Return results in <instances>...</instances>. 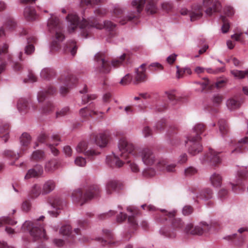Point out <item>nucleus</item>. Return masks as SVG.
Segmentation results:
<instances>
[{"label": "nucleus", "instance_id": "21", "mask_svg": "<svg viewBox=\"0 0 248 248\" xmlns=\"http://www.w3.org/2000/svg\"><path fill=\"white\" fill-rule=\"evenodd\" d=\"M24 16L25 18L29 21L35 20L37 17L34 9L30 6L25 8Z\"/></svg>", "mask_w": 248, "mask_h": 248}, {"label": "nucleus", "instance_id": "24", "mask_svg": "<svg viewBox=\"0 0 248 248\" xmlns=\"http://www.w3.org/2000/svg\"><path fill=\"white\" fill-rule=\"evenodd\" d=\"M231 73L236 79H242L245 78H248V69L245 70H232L231 71Z\"/></svg>", "mask_w": 248, "mask_h": 248}, {"label": "nucleus", "instance_id": "17", "mask_svg": "<svg viewBox=\"0 0 248 248\" xmlns=\"http://www.w3.org/2000/svg\"><path fill=\"white\" fill-rule=\"evenodd\" d=\"M147 78L145 65L143 64L136 71L135 79L138 82L144 81Z\"/></svg>", "mask_w": 248, "mask_h": 248}, {"label": "nucleus", "instance_id": "43", "mask_svg": "<svg viewBox=\"0 0 248 248\" xmlns=\"http://www.w3.org/2000/svg\"><path fill=\"white\" fill-rule=\"evenodd\" d=\"M80 114L81 116H82L83 117H86L88 115L92 116L93 114V115L97 114V113L94 110L90 111L89 109H87L86 108H82L80 109Z\"/></svg>", "mask_w": 248, "mask_h": 248}, {"label": "nucleus", "instance_id": "45", "mask_svg": "<svg viewBox=\"0 0 248 248\" xmlns=\"http://www.w3.org/2000/svg\"><path fill=\"white\" fill-rule=\"evenodd\" d=\"M212 192L210 189H206L202 192L200 195V198L206 200L211 197Z\"/></svg>", "mask_w": 248, "mask_h": 248}, {"label": "nucleus", "instance_id": "23", "mask_svg": "<svg viewBox=\"0 0 248 248\" xmlns=\"http://www.w3.org/2000/svg\"><path fill=\"white\" fill-rule=\"evenodd\" d=\"M95 141L98 146L104 147L108 143V136L106 134H100L96 137Z\"/></svg>", "mask_w": 248, "mask_h": 248}, {"label": "nucleus", "instance_id": "18", "mask_svg": "<svg viewBox=\"0 0 248 248\" xmlns=\"http://www.w3.org/2000/svg\"><path fill=\"white\" fill-rule=\"evenodd\" d=\"M76 151L78 153H83L88 156L96 155L94 151L88 150L87 144L85 141L81 142L77 145Z\"/></svg>", "mask_w": 248, "mask_h": 248}, {"label": "nucleus", "instance_id": "15", "mask_svg": "<svg viewBox=\"0 0 248 248\" xmlns=\"http://www.w3.org/2000/svg\"><path fill=\"white\" fill-rule=\"evenodd\" d=\"M43 169L41 166L37 165L34 168L30 169L26 175L25 179L28 180L32 178L38 177L42 175Z\"/></svg>", "mask_w": 248, "mask_h": 248}, {"label": "nucleus", "instance_id": "34", "mask_svg": "<svg viewBox=\"0 0 248 248\" xmlns=\"http://www.w3.org/2000/svg\"><path fill=\"white\" fill-rule=\"evenodd\" d=\"M42 193L41 187L37 184L34 185L31 189V193L35 197H38Z\"/></svg>", "mask_w": 248, "mask_h": 248}, {"label": "nucleus", "instance_id": "31", "mask_svg": "<svg viewBox=\"0 0 248 248\" xmlns=\"http://www.w3.org/2000/svg\"><path fill=\"white\" fill-rule=\"evenodd\" d=\"M29 106V102L25 99H19L17 104V107L19 111L27 110Z\"/></svg>", "mask_w": 248, "mask_h": 248}, {"label": "nucleus", "instance_id": "16", "mask_svg": "<svg viewBox=\"0 0 248 248\" xmlns=\"http://www.w3.org/2000/svg\"><path fill=\"white\" fill-rule=\"evenodd\" d=\"M202 161H210L213 165H216L221 162V159L218 156V154L215 151L211 150L207 155L205 159H201Z\"/></svg>", "mask_w": 248, "mask_h": 248}, {"label": "nucleus", "instance_id": "4", "mask_svg": "<svg viewBox=\"0 0 248 248\" xmlns=\"http://www.w3.org/2000/svg\"><path fill=\"white\" fill-rule=\"evenodd\" d=\"M47 27L49 31L55 33V36L53 38L50 46L51 48L53 50H57L60 43L64 39L62 25L58 17L51 16L48 20Z\"/></svg>", "mask_w": 248, "mask_h": 248}, {"label": "nucleus", "instance_id": "7", "mask_svg": "<svg viewBox=\"0 0 248 248\" xmlns=\"http://www.w3.org/2000/svg\"><path fill=\"white\" fill-rule=\"evenodd\" d=\"M201 139V137L199 136H196L195 138L194 137V135L186 137L185 143L188 148V153L191 155H195L202 151V147L200 143Z\"/></svg>", "mask_w": 248, "mask_h": 248}, {"label": "nucleus", "instance_id": "55", "mask_svg": "<svg viewBox=\"0 0 248 248\" xmlns=\"http://www.w3.org/2000/svg\"><path fill=\"white\" fill-rule=\"evenodd\" d=\"M222 97L219 94L215 95L213 98V102L215 105H218L222 101Z\"/></svg>", "mask_w": 248, "mask_h": 248}, {"label": "nucleus", "instance_id": "35", "mask_svg": "<svg viewBox=\"0 0 248 248\" xmlns=\"http://www.w3.org/2000/svg\"><path fill=\"white\" fill-rule=\"evenodd\" d=\"M125 55L124 54L121 55L120 58L115 59L111 62V65L114 68H116L122 64V62L125 60Z\"/></svg>", "mask_w": 248, "mask_h": 248}, {"label": "nucleus", "instance_id": "63", "mask_svg": "<svg viewBox=\"0 0 248 248\" xmlns=\"http://www.w3.org/2000/svg\"><path fill=\"white\" fill-rule=\"evenodd\" d=\"M31 204L29 202L25 201L22 204V209L25 211H28L31 208Z\"/></svg>", "mask_w": 248, "mask_h": 248}, {"label": "nucleus", "instance_id": "60", "mask_svg": "<svg viewBox=\"0 0 248 248\" xmlns=\"http://www.w3.org/2000/svg\"><path fill=\"white\" fill-rule=\"evenodd\" d=\"M165 126V123L163 122L160 121V122H157L156 124L155 128L157 131H161L164 129Z\"/></svg>", "mask_w": 248, "mask_h": 248}, {"label": "nucleus", "instance_id": "8", "mask_svg": "<svg viewBox=\"0 0 248 248\" xmlns=\"http://www.w3.org/2000/svg\"><path fill=\"white\" fill-rule=\"evenodd\" d=\"M60 233L63 238V239H55L53 242L55 245L58 247L62 246L66 242L71 243L74 239L73 232H71V228L70 225L62 226L60 231Z\"/></svg>", "mask_w": 248, "mask_h": 248}, {"label": "nucleus", "instance_id": "58", "mask_svg": "<svg viewBox=\"0 0 248 248\" xmlns=\"http://www.w3.org/2000/svg\"><path fill=\"white\" fill-rule=\"evenodd\" d=\"M143 174L145 177H152L155 174V172L154 170L148 169L144 170Z\"/></svg>", "mask_w": 248, "mask_h": 248}, {"label": "nucleus", "instance_id": "48", "mask_svg": "<svg viewBox=\"0 0 248 248\" xmlns=\"http://www.w3.org/2000/svg\"><path fill=\"white\" fill-rule=\"evenodd\" d=\"M94 13L97 17H103L107 13V10L103 8L100 7L94 11Z\"/></svg>", "mask_w": 248, "mask_h": 248}, {"label": "nucleus", "instance_id": "27", "mask_svg": "<svg viewBox=\"0 0 248 248\" xmlns=\"http://www.w3.org/2000/svg\"><path fill=\"white\" fill-rule=\"evenodd\" d=\"M28 45L25 47V53L26 54H31L34 51V47L31 43H34L36 41V38L34 37L31 36L28 38L27 40Z\"/></svg>", "mask_w": 248, "mask_h": 248}, {"label": "nucleus", "instance_id": "56", "mask_svg": "<svg viewBox=\"0 0 248 248\" xmlns=\"http://www.w3.org/2000/svg\"><path fill=\"white\" fill-rule=\"evenodd\" d=\"M193 212V209L191 206L189 205H186L184 207L182 213L184 215H188L192 213Z\"/></svg>", "mask_w": 248, "mask_h": 248}, {"label": "nucleus", "instance_id": "19", "mask_svg": "<svg viewBox=\"0 0 248 248\" xmlns=\"http://www.w3.org/2000/svg\"><path fill=\"white\" fill-rule=\"evenodd\" d=\"M175 164H168L167 163L166 161L164 159L157 161V168L160 170H166L168 172H171L175 170Z\"/></svg>", "mask_w": 248, "mask_h": 248}, {"label": "nucleus", "instance_id": "3", "mask_svg": "<svg viewBox=\"0 0 248 248\" xmlns=\"http://www.w3.org/2000/svg\"><path fill=\"white\" fill-rule=\"evenodd\" d=\"M158 0H133L131 1V6L136 9V11L130 13L128 16L122 18L119 22L122 25L139 16L142 10L145 3H147L146 10L149 14H154L157 12L156 3Z\"/></svg>", "mask_w": 248, "mask_h": 248}, {"label": "nucleus", "instance_id": "53", "mask_svg": "<svg viewBox=\"0 0 248 248\" xmlns=\"http://www.w3.org/2000/svg\"><path fill=\"white\" fill-rule=\"evenodd\" d=\"M131 79V76L129 74H127L121 80L120 83L123 85H126L130 83Z\"/></svg>", "mask_w": 248, "mask_h": 248}, {"label": "nucleus", "instance_id": "62", "mask_svg": "<svg viewBox=\"0 0 248 248\" xmlns=\"http://www.w3.org/2000/svg\"><path fill=\"white\" fill-rule=\"evenodd\" d=\"M228 62H232L235 66H238L239 65L240 62L237 59L234 57H231L230 58L226 60Z\"/></svg>", "mask_w": 248, "mask_h": 248}, {"label": "nucleus", "instance_id": "32", "mask_svg": "<svg viewBox=\"0 0 248 248\" xmlns=\"http://www.w3.org/2000/svg\"><path fill=\"white\" fill-rule=\"evenodd\" d=\"M226 105L230 110H232L238 108L240 104L238 101L233 98H231L227 100Z\"/></svg>", "mask_w": 248, "mask_h": 248}, {"label": "nucleus", "instance_id": "46", "mask_svg": "<svg viewBox=\"0 0 248 248\" xmlns=\"http://www.w3.org/2000/svg\"><path fill=\"white\" fill-rule=\"evenodd\" d=\"M231 38L236 41L242 42L244 40L243 33L237 32L231 36Z\"/></svg>", "mask_w": 248, "mask_h": 248}, {"label": "nucleus", "instance_id": "40", "mask_svg": "<svg viewBox=\"0 0 248 248\" xmlns=\"http://www.w3.org/2000/svg\"><path fill=\"white\" fill-rule=\"evenodd\" d=\"M199 224L201 227L202 234L209 232L211 229V225L205 222H201Z\"/></svg>", "mask_w": 248, "mask_h": 248}, {"label": "nucleus", "instance_id": "30", "mask_svg": "<svg viewBox=\"0 0 248 248\" xmlns=\"http://www.w3.org/2000/svg\"><path fill=\"white\" fill-rule=\"evenodd\" d=\"M52 139L54 142L53 143V144H50L48 147L52 153L54 155H56L58 154L59 151L54 146H53V145H57L59 144L60 138L58 135H54L52 137Z\"/></svg>", "mask_w": 248, "mask_h": 248}, {"label": "nucleus", "instance_id": "54", "mask_svg": "<svg viewBox=\"0 0 248 248\" xmlns=\"http://www.w3.org/2000/svg\"><path fill=\"white\" fill-rule=\"evenodd\" d=\"M141 208L145 210H147L150 212H153L156 210V208L155 206L153 205L149 204H143L141 205Z\"/></svg>", "mask_w": 248, "mask_h": 248}, {"label": "nucleus", "instance_id": "38", "mask_svg": "<svg viewBox=\"0 0 248 248\" xmlns=\"http://www.w3.org/2000/svg\"><path fill=\"white\" fill-rule=\"evenodd\" d=\"M219 129L220 133L222 136L225 135L228 132V127L225 121L224 120L220 121L218 123Z\"/></svg>", "mask_w": 248, "mask_h": 248}, {"label": "nucleus", "instance_id": "37", "mask_svg": "<svg viewBox=\"0 0 248 248\" xmlns=\"http://www.w3.org/2000/svg\"><path fill=\"white\" fill-rule=\"evenodd\" d=\"M31 137L30 135L27 133L22 134L20 137V142L23 146H27L30 142Z\"/></svg>", "mask_w": 248, "mask_h": 248}, {"label": "nucleus", "instance_id": "29", "mask_svg": "<svg viewBox=\"0 0 248 248\" xmlns=\"http://www.w3.org/2000/svg\"><path fill=\"white\" fill-rule=\"evenodd\" d=\"M204 131L203 125L202 124H196L192 129V131L188 136L194 135V137L195 138L196 136L200 137V135Z\"/></svg>", "mask_w": 248, "mask_h": 248}, {"label": "nucleus", "instance_id": "36", "mask_svg": "<svg viewBox=\"0 0 248 248\" xmlns=\"http://www.w3.org/2000/svg\"><path fill=\"white\" fill-rule=\"evenodd\" d=\"M117 187V183L115 181H109L106 185V191L108 194H110L115 190Z\"/></svg>", "mask_w": 248, "mask_h": 248}, {"label": "nucleus", "instance_id": "22", "mask_svg": "<svg viewBox=\"0 0 248 248\" xmlns=\"http://www.w3.org/2000/svg\"><path fill=\"white\" fill-rule=\"evenodd\" d=\"M56 187L55 182L51 180L46 181L44 184L42 189V193L43 194H46L52 191Z\"/></svg>", "mask_w": 248, "mask_h": 248}, {"label": "nucleus", "instance_id": "61", "mask_svg": "<svg viewBox=\"0 0 248 248\" xmlns=\"http://www.w3.org/2000/svg\"><path fill=\"white\" fill-rule=\"evenodd\" d=\"M177 55L175 54H172L170 55L169 57L167 58V62L169 64H172L176 60Z\"/></svg>", "mask_w": 248, "mask_h": 248}, {"label": "nucleus", "instance_id": "47", "mask_svg": "<svg viewBox=\"0 0 248 248\" xmlns=\"http://www.w3.org/2000/svg\"><path fill=\"white\" fill-rule=\"evenodd\" d=\"M75 163L78 166L83 167L86 165V161L83 157H78L75 160Z\"/></svg>", "mask_w": 248, "mask_h": 248}, {"label": "nucleus", "instance_id": "1", "mask_svg": "<svg viewBox=\"0 0 248 248\" xmlns=\"http://www.w3.org/2000/svg\"><path fill=\"white\" fill-rule=\"evenodd\" d=\"M66 19L68 23L67 27L68 31L69 33H72L79 27L82 30V35L85 38L87 37V34H86V32L93 31L94 28L100 30L104 28L107 30L110 31L115 27V24L112 23L110 21H105L102 24L98 23L96 20H91L90 22H88L86 20H83L79 24L78 16L74 14H69L66 17Z\"/></svg>", "mask_w": 248, "mask_h": 248}, {"label": "nucleus", "instance_id": "44", "mask_svg": "<svg viewBox=\"0 0 248 248\" xmlns=\"http://www.w3.org/2000/svg\"><path fill=\"white\" fill-rule=\"evenodd\" d=\"M160 233L170 238H173L176 236L175 232H170V231L166 230L164 228H161L160 230Z\"/></svg>", "mask_w": 248, "mask_h": 248}, {"label": "nucleus", "instance_id": "13", "mask_svg": "<svg viewBox=\"0 0 248 248\" xmlns=\"http://www.w3.org/2000/svg\"><path fill=\"white\" fill-rule=\"evenodd\" d=\"M244 170L245 169L243 168L242 170L238 172V177L236 178L234 183H231L232 190L234 193H240L244 190L242 182V179L246 177V172L244 171Z\"/></svg>", "mask_w": 248, "mask_h": 248}, {"label": "nucleus", "instance_id": "25", "mask_svg": "<svg viewBox=\"0 0 248 248\" xmlns=\"http://www.w3.org/2000/svg\"><path fill=\"white\" fill-rule=\"evenodd\" d=\"M222 178L220 174L217 173H213L210 176V181L212 185L216 187L221 186Z\"/></svg>", "mask_w": 248, "mask_h": 248}, {"label": "nucleus", "instance_id": "20", "mask_svg": "<svg viewBox=\"0 0 248 248\" xmlns=\"http://www.w3.org/2000/svg\"><path fill=\"white\" fill-rule=\"evenodd\" d=\"M185 232L193 235H202L201 227L199 224L194 226L192 223L187 224L185 228Z\"/></svg>", "mask_w": 248, "mask_h": 248}, {"label": "nucleus", "instance_id": "2", "mask_svg": "<svg viewBox=\"0 0 248 248\" xmlns=\"http://www.w3.org/2000/svg\"><path fill=\"white\" fill-rule=\"evenodd\" d=\"M118 148L119 151L117 153L107 157L108 163L111 166L121 167L124 163L122 159H126L130 154L134 155V145L124 138L119 140Z\"/></svg>", "mask_w": 248, "mask_h": 248}, {"label": "nucleus", "instance_id": "28", "mask_svg": "<svg viewBox=\"0 0 248 248\" xmlns=\"http://www.w3.org/2000/svg\"><path fill=\"white\" fill-rule=\"evenodd\" d=\"M98 241L101 242L103 246H106L107 245L110 246L115 245L118 243V241H116L114 240V236L109 232H108L107 235V240H104L102 238H98Z\"/></svg>", "mask_w": 248, "mask_h": 248}, {"label": "nucleus", "instance_id": "51", "mask_svg": "<svg viewBox=\"0 0 248 248\" xmlns=\"http://www.w3.org/2000/svg\"><path fill=\"white\" fill-rule=\"evenodd\" d=\"M224 13L227 16H231L234 14V11L232 7L230 6H226L224 9Z\"/></svg>", "mask_w": 248, "mask_h": 248}, {"label": "nucleus", "instance_id": "6", "mask_svg": "<svg viewBox=\"0 0 248 248\" xmlns=\"http://www.w3.org/2000/svg\"><path fill=\"white\" fill-rule=\"evenodd\" d=\"M21 231L23 232H29L31 235L35 239L46 238L45 230L42 227H34L31 221H26L22 225Z\"/></svg>", "mask_w": 248, "mask_h": 248}, {"label": "nucleus", "instance_id": "49", "mask_svg": "<svg viewBox=\"0 0 248 248\" xmlns=\"http://www.w3.org/2000/svg\"><path fill=\"white\" fill-rule=\"evenodd\" d=\"M197 172V170L192 167H188L185 170V175L187 176H192L196 174Z\"/></svg>", "mask_w": 248, "mask_h": 248}, {"label": "nucleus", "instance_id": "64", "mask_svg": "<svg viewBox=\"0 0 248 248\" xmlns=\"http://www.w3.org/2000/svg\"><path fill=\"white\" fill-rule=\"evenodd\" d=\"M63 151L64 155L67 156H70L72 155V149L69 146L64 147Z\"/></svg>", "mask_w": 248, "mask_h": 248}, {"label": "nucleus", "instance_id": "42", "mask_svg": "<svg viewBox=\"0 0 248 248\" xmlns=\"http://www.w3.org/2000/svg\"><path fill=\"white\" fill-rule=\"evenodd\" d=\"M53 74V71L47 68H44L40 73L41 77L43 78H48Z\"/></svg>", "mask_w": 248, "mask_h": 248}, {"label": "nucleus", "instance_id": "5", "mask_svg": "<svg viewBox=\"0 0 248 248\" xmlns=\"http://www.w3.org/2000/svg\"><path fill=\"white\" fill-rule=\"evenodd\" d=\"M99 187L93 186L84 194L80 189L74 190L72 193V198L74 202L82 205L88 200L99 195Z\"/></svg>", "mask_w": 248, "mask_h": 248}, {"label": "nucleus", "instance_id": "9", "mask_svg": "<svg viewBox=\"0 0 248 248\" xmlns=\"http://www.w3.org/2000/svg\"><path fill=\"white\" fill-rule=\"evenodd\" d=\"M139 156L142 162L146 166H152L157 161L155 155L151 149L144 147L140 149L138 152Z\"/></svg>", "mask_w": 248, "mask_h": 248}, {"label": "nucleus", "instance_id": "39", "mask_svg": "<svg viewBox=\"0 0 248 248\" xmlns=\"http://www.w3.org/2000/svg\"><path fill=\"white\" fill-rule=\"evenodd\" d=\"M8 46L4 44L1 46H0V60L2 61L4 59L5 56L7 55L8 52Z\"/></svg>", "mask_w": 248, "mask_h": 248}, {"label": "nucleus", "instance_id": "57", "mask_svg": "<svg viewBox=\"0 0 248 248\" xmlns=\"http://www.w3.org/2000/svg\"><path fill=\"white\" fill-rule=\"evenodd\" d=\"M142 133L143 136L146 138L151 135L152 131L148 126H145L142 130Z\"/></svg>", "mask_w": 248, "mask_h": 248}, {"label": "nucleus", "instance_id": "10", "mask_svg": "<svg viewBox=\"0 0 248 248\" xmlns=\"http://www.w3.org/2000/svg\"><path fill=\"white\" fill-rule=\"evenodd\" d=\"M96 68L100 72L108 73L111 69L110 63L106 60L104 54L101 52H98L94 56Z\"/></svg>", "mask_w": 248, "mask_h": 248}, {"label": "nucleus", "instance_id": "59", "mask_svg": "<svg viewBox=\"0 0 248 248\" xmlns=\"http://www.w3.org/2000/svg\"><path fill=\"white\" fill-rule=\"evenodd\" d=\"M160 211L165 215L167 216L170 218L173 217L175 216L176 211L175 210H172L171 211L168 212L164 209H162Z\"/></svg>", "mask_w": 248, "mask_h": 248}, {"label": "nucleus", "instance_id": "11", "mask_svg": "<svg viewBox=\"0 0 248 248\" xmlns=\"http://www.w3.org/2000/svg\"><path fill=\"white\" fill-rule=\"evenodd\" d=\"M202 4L203 6L206 8L205 13L208 16L212 15L220 10V3L217 0H203Z\"/></svg>", "mask_w": 248, "mask_h": 248}, {"label": "nucleus", "instance_id": "33", "mask_svg": "<svg viewBox=\"0 0 248 248\" xmlns=\"http://www.w3.org/2000/svg\"><path fill=\"white\" fill-rule=\"evenodd\" d=\"M16 223V221L8 217H3L0 218V226L4 224L15 225Z\"/></svg>", "mask_w": 248, "mask_h": 248}, {"label": "nucleus", "instance_id": "50", "mask_svg": "<svg viewBox=\"0 0 248 248\" xmlns=\"http://www.w3.org/2000/svg\"><path fill=\"white\" fill-rule=\"evenodd\" d=\"M245 242V238L243 236H240L238 239L234 242V245L238 248L243 247Z\"/></svg>", "mask_w": 248, "mask_h": 248}, {"label": "nucleus", "instance_id": "12", "mask_svg": "<svg viewBox=\"0 0 248 248\" xmlns=\"http://www.w3.org/2000/svg\"><path fill=\"white\" fill-rule=\"evenodd\" d=\"M180 13L182 15L188 14L191 21H195L201 18L202 16V7L200 5H197L193 7L190 11H188L185 8H182L180 10Z\"/></svg>", "mask_w": 248, "mask_h": 248}, {"label": "nucleus", "instance_id": "41", "mask_svg": "<svg viewBox=\"0 0 248 248\" xmlns=\"http://www.w3.org/2000/svg\"><path fill=\"white\" fill-rule=\"evenodd\" d=\"M44 156V152L40 150H37L33 152L31 158L35 160H38L43 158Z\"/></svg>", "mask_w": 248, "mask_h": 248}, {"label": "nucleus", "instance_id": "52", "mask_svg": "<svg viewBox=\"0 0 248 248\" xmlns=\"http://www.w3.org/2000/svg\"><path fill=\"white\" fill-rule=\"evenodd\" d=\"M248 144V138H245L244 139H241L239 141L238 145L237 147V148L232 151V152H234L235 151H237L238 149V148H239V146H244V147H246V145Z\"/></svg>", "mask_w": 248, "mask_h": 248}, {"label": "nucleus", "instance_id": "26", "mask_svg": "<svg viewBox=\"0 0 248 248\" xmlns=\"http://www.w3.org/2000/svg\"><path fill=\"white\" fill-rule=\"evenodd\" d=\"M59 163L56 160H51L46 163L45 169L46 171L52 172L59 168Z\"/></svg>", "mask_w": 248, "mask_h": 248}, {"label": "nucleus", "instance_id": "14", "mask_svg": "<svg viewBox=\"0 0 248 248\" xmlns=\"http://www.w3.org/2000/svg\"><path fill=\"white\" fill-rule=\"evenodd\" d=\"M51 207L52 210L48 211V214L52 217H57L62 208V202L58 198L49 197L47 201Z\"/></svg>", "mask_w": 248, "mask_h": 248}]
</instances>
